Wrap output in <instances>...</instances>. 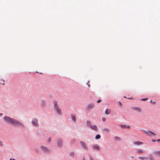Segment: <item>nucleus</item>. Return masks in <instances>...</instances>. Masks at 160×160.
<instances>
[{
  "mask_svg": "<svg viewBox=\"0 0 160 160\" xmlns=\"http://www.w3.org/2000/svg\"><path fill=\"white\" fill-rule=\"evenodd\" d=\"M157 141L158 142H160V139H158L157 140Z\"/></svg>",
  "mask_w": 160,
  "mask_h": 160,
  "instance_id": "38",
  "label": "nucleus"
},
{
  "mask_svg": "<svg viewBox=\"0 0 160 160\" xmlns=\"http://www.w3.org/2000/svg\"><path fill=\"white\" fill-rule=\"evenodd\" d=\"M102 130L106 132H108L110 131V130L109 128H103L102 129Z\"/></svg>",
  "mask_w": 160,
  "mask_h": 160,
  "instance_id": "17",
  "label": "nucleus"
},
{
  "mask_svg": "<svg viewBox=\"0 0 160 160\" xmlns=\"http://www.w3.org/2000/svg\"><path fill=\"white\" fill-rule=\"evenodd\" d=\"M47 105V102L45 100L42 99L40 101V106L42 108H44Z\"/></svg>",
  "mask_w": 160,
  "mask_h": 160,
  "instance_id": "10",
  "label": "nucleus"
},
{
  "mask_svg": "<svg viewBox=\"0 0 160 160\" xmlns=\"http://www.w3.org/2000/svg\"><path fill=\"white\" fill-rule=\"evenodd\" d=\"M124 98H126V97H125V96H124Z\"/></svg>",
  "mask_w": 160,
  "mask_h": 160,
  "instance_id": "45",
  "label": "nucleus"
},
{
  "mask_svg": "<svg viewBox=\"0 0 160 160\" xmlns=\"http://www.w3.org/2000/svg\"><path fill=\"white\" fill-rule=\"evenodd\" d=\"M0 145L1 146H2L3 145V143L2 141L0 142Z\"/></svg>",
  "mask_w": 160,
  "mask_h": 160,
  "instance_id": "33",
  "label": "nucleus"
},
{
  "mask_svg": "<svg viewBox=\"0 0 160 160\" xmlns=\"http://www.w3.org/2000/svg\"><path fill=\"white\" fill-rule=\"evenodd\" d=\"M56 144L58 147L61 148L63 146V140L61 138H58L57 140Z\"/></svg>",
  "mask_w": 160,
  "mask_h": 160,
  "instance_id": "6",
  "label": "nucleus"
},
{
  "mask_svg": "<svg viewBox=\"0 0 160 160\" xmlns=\"http://www.w3.org/2000/svg\"><path fill=\"white\" fill-rule=\"evenodd\" d=\"M3 115V113H0V117H2Z\"/></svg>",
  "mask_w": 160,
  "mask_h": 160,
  "instance_id": "36",
  "label": "nucleus"
},
{
  "mask_svg": "<svg viewBox=\"0 0 160 160\" xmlns=\"http://www.w3.org/2000/svg\"><path fill=\"white\" fill-rule=\"evenodd\" d=\"M143 142L139 141H136L134 142L133 144L136 146H140L143 144Z\"/></svg>",
  "mask_w": 160,
  "mask_h": 160,
  "instance_id": "14",
  "label": "nucleus"
},
{
  "mask_svg": "<svg viewBox=\"0 0 160 160\" xmlns=\"http://www.w3.org/2000/svg\"><path fill=\"white\" fill-rule=\"evenodd\" d=\"M130 126L129 125H126V128H130Z\"/></svg>",
  "mask_w": 160,
  "mask_h": 160,
  "instance_id": "34",
  "label": "nucleus"
},
{
  "mask_svg": "<svg viewBox=\"0 0 160 160\" xmlns=\"http://www.w3.org/2000/svg\"><path fill=\"white\" fill-rule=\"evenodd\" d=\"M69 157L72 158H75V154L74 152L73 151H72L70 152L68 154Z\"/></svg>",
  "mask_w": 160,
  "mask_h": 160,
  "instance_id": "16",
  "label": "nucleus"
},
{
  "mask_svg": "<svg viewBox=\"0 0 160 160\" xmlns=\"http://www.w3.org/2000/svg\"><path fill=\"white\" fill-rule=\"evenodd\" d=\"M31 124L32 126L34 127H38L39 125L38 119L35 117L32 118L31 121Z\"/></svg>",
  "mask_w": 160,
  "mask_h": 160,
  "instance_id": "4",
  "label": "nucleus"
},
{
  "mask_svg": "<svg viewBox=\"0 0 160 160\" xmlns=\"http://www.w3.org/2000/svg\"><path fill=\"white\" fill-rule=\"evenodd\" d=\"M51 141V137H49L48 139V142L49 143H50Z\"/></svg>",
  "mask_w": 160,
  "mask_h": 160,
  "instance_id": "27",
  "label": "nucleus"
},
{
  "mask_svg": "<svg viewBox=\"0 0 160 160\" xmlns=\"http://www.w3.org/2000/svg\"><path fill=\"white\" fill-rule=\"evenodd\" d=\"M2 84L3 85H4L5 84V83L4 82V83H2Z\"/></svg>",
  "mask_w": 160,
  "mask_h": 160,
  "instance_id": "39",
  "label": "nucleus"
},
{
  "mask_svg": "<svg viewBox=\"0 0 160 160\" xmlns=\"http://www.w3.org/2000/svg\"><path fill=\"white\" fill-rule=\"evenodd\" d=\"M138 158L142 160H147L148 158L145 157H139Z\"/></svg>",
  "mask_w": 160,
  "mask_h": 160,
  "instance_id": "19",
  "label": "nucleus"
},
{
  "mask_svg": "<svg viewBox=\"0 0 160 160\" xmlns=\"http://www.w3.org/2000/svg\"><path fill=\"white\" fill-rule=\"evenodd\" d=\"M83 160H85V158H84V157H83Z\"/></svg>",
  "mask_w": 160,
  "mask_h": 160,
  "instance_id": "41",
  "label": "nucleus"
},
{
  "mask_svg": "<svg viewBox=\"0 0 160 160\" xmlns=\"http://www.w3.org/2000/svg\"><path fill=\"white\" fill-rule=\"evenodd\" d=\"M89 82V81H88V82L87 83V84L88 85V87H90V85L88 83Z\"/></svg>",
  "mask_w": 160,
  "mask_h": 160,
  "instance_id": "31",
  "label": "nucleus"
},
{
  "mask_svg": "<svg viewBox=\"0 0 160 160\" xmlns=\"http://www.w3.org/2000/svg\"><path fill=\"white\" fill-rule=\"evenodd\" d=\"M120 126L121 128H126V125L124 124H121Z\"/></svg>",
  "mask_w": 160,
  "mask_h": 160,
  "instance_id": "24",
  "label": "nucleus"
},
{
  "mask_svg": "<svg viewBox=\"0 0 160 160\" xmlns=\"http://www.w3.org/2000/svg\"><path fill=\"white\" fill-rule=\"evenodd\" d=\"M144 152L142 150L140 149H136L135 150V152L136 154H141Z\"/></svg>",
  "mask_w": 160,
  "mask_h": 160,
  "instance_id": "15",
  "label": "nucleus"
},
{
  "mask_svg": "<svg viewBox=\"0 0 160 160\" xmlns=\"http://www.w3.org/2000/svg\"><path fill=\"white\" fill-rule=\"evenodd\" d=\"M143 132L147 134V135L148 136H155L156 135V134L154 133V132L148 130L147 131L143 130Z\"/></svg>",
  "mask_w": 160,
  "mask_h": 160,
  "instance_id": "7",
  "label": "nucleus"
},
{
  "mask_svg": "<svg viewBox=\"0 0 160 160\" xmlns=\"http://www.w3.org/2000/svg\"><path fill=\"white\" fill-rule=\"evenodd\" d=\"M101 138V136L99 134L97 135L95 137V138L96 140H98L100 139Z\"/></svg>",
  "mask_w": 160,
  "mask_h": 160,
  "instance_id": "22",
  "label": "nucleus"
},
{
  "mask_svg": "<svg viewBox=\"0 0 160 160\" xmlns=\"http://www.w3.org/2000/svg\"><path fill=\"white\" fill-rule=\"evenodd\" d=\"M79 143L80 144L81 147L82 149L85 150H88V147L85 141H80Z\"/></svg>",
  "mask_w": 160,
  "mask_h": 160,
  "instance_id": "5",
  "label": "nucleus"
},
{
  "mask_svg": "<svg viewBox=\"0 0 160 160\" xmlns=\"http://www.w3.org/2000/svg\"><path fill=\"white\" fill-rule=\"evenodd\" d=\"M151 102H152V100H151L150 101Z\"/></svg>",
  "mask_w": 160,
  "mask_h": 160,
  "instance_id": "43",
  "label": "nucleus"
},
{
  "mask_svg": "<svg viewBox=\"0 0 160 160\" xmlns=\"http://www.w3.org/2000/svg\"><path fill=\"white\" fill-rule=\"evenodd\" d=\"M89 160H94V159L91 156H89Z\"/></svg>",
  "mask_w": 160,
  "mask_h": 160,
  "instance_id": "29",
  "label": "nucleus"
},
{
  "mask_svg": "<svg viewBox=\"0 0 160 160\" xmlns=\"http://www.w3.org/2000/svg\"><path fill=\"white\" fill-rule=\"evenodd\" d=\"M2 80L4 82H5V81H4V80Z\"/></svg>",
  "mask_w": 160,
  "mask_h": 160,
  "instance_id": "44",
  "label": "nucleus"
},
{
  "mask_svg": "<svg viewBox=\"0 0 160 160\" xmlns=\"http://www.w3.org/2000/svg\"><path fill=\"white\" fill-rule=\"evenodd\" d=\"M131 157L132 158H134V156H131Z\"/></svg>",
  "mask_w": 160,
  "mask_h": 160,
  "instance_id": "40",
  "label": "nucleus"
},
{
  "mask_svg": "<svg viewBox=\"0 0 160 160\" xmlns=\"http://www.w3.org/2000/svg\"><path fill=\"white\" fill-rule=\"evenodd\" d=\"M156 141H157V140H155V139H152V142H155Z\"/></svg>",
  "mask_w": 160,
  "mask_h": 160,
  "instance_id": "35",
  "label": "nucleus"
},
{
  "mask_svg": "<svg viewBox=\"0 0 160 160\" xmlns=\"http://www.w3.org/2000/svg\"><path fill=\"white\" fill-rule=\"evenodd\" d=\"M90 128L93 130L97 131L98 130V128L96 126V125H91L90 126Z\"/></svg>",
  "mask_w": 160,
  "mask_h": 160,
  "instance_id": "13",
  "label": "nucleus"
},
{
  "mask_svg": "<svg viewBox=\"0 0 160 160\" xmlns=\"http://www.w3.org/2000/svg\"><path fill=\"white\" fill-rule=\"evenodd\" d=\"M132 98V97H131V98H128L129 99H131Z\"/></svg>",
  "mask_w": 160,
  "mask_h": 160,
  "instance_id": "42",
  "label": "nucleus"
},
{
  "mask_svg": "<svg viewBox=\"0 0 160 160\" xmlns=\"http://www.w3.org/2000/svg\"><path fill=\"white\" fill-rule=\"evenodd\" d=\"M114 138L115 140H120V138L119 137L115 136L114 137Z\"/></svg>",
  "mask_w": 160,
  "mask_h": 160,
  "instance_id": "25",
  "label": "nucleus"
},
{
  "mask_svg": "<svg viewBox=\"0 0 160 160\" xmlns=\"http://www.w3.org/2000/svg\"><path fill=\"white\" fill-rule=\"evenodd\" d=\"M86 123L88 126L90 127V126H91V122L89 120H87L86 121Z\"/></svg>",
  "mask_w": 160,
  "mask_h": 160,
  "instance_id": "21",
  "label": "nucleus"
},
{
  "mask_svg": "<svg viewBox=\"0 0 160 160\" xmlns=\"http://www.w3.org/2000/svg\"><path fill=\"white\" fill-rule=\"evenodd\" d=\"M94 107V104L92 103L89 104L86 107V109L87 110H89L90 109H92Z\"/></svg>",
  "mask_w": 160,
  "mask_h": 160,
  "instance_id": "9",
  "label": "nucleus"
},
{
  "mask_svg": "<svg viewBox=\"0 0 160 160\" xmlns=\"http://www.w3.org/2000/svg\"><path fill=\"white\" fill-rule=\"evenodd\" d=\"M154 152L157 155L160 156V151H155Z\"/></svg>",
  "mask_w": 160,
  "mask_h": 160,
  "instance_id": "23",
  "label": "nucleus"
},
{
  "mask_svg": "<svg viewBox=\"0 0 160 160\" xmlns=\"http://www.w3.org/2000/svg\"><path fill=\"white\" fill-rule=\"evenodd\" d=\"M92 149L93 151H98L100 150V148L97 144L92 145Z\"/></svg>",
  "mask_w": 160,
  "mask_h": 160,
  "instance_id": "8",
  "label": "nucleus"
},
{
  "mask_svg": "<svg viewBox=\"0 0 160 160\" xmlns=\"http://www.w3.org/2000/svg\"><path fill=\"white\" fill-rule=\"evenodd\" d=\"M71 119L72 121L73 122H75L77 121L76 116L73 114H71Z\"/></svg>",
  "mask_w": 160,
  "mask_h": 160,
  "instance_id": "12",
  "label": "nucleus"
},
{
  "mask_svg": "<svg viewBox=\"0 0 160 160\" xmlns=\"http://www.w3.org/2000/svg\"><path fill=\"white\" fill-rule=\"evenodd\" d=\"M101 101H102V100L101 99H99L97 101V102L99 103V102H101Z\"/></svg>",
  "mask_w": 160,
  "mask_h": 160,
  "instance_id": "32",
  "label": "nucleus"
},
{
  "mask_svg": "<svg viewBox=\"0 0 160 160\" xmlns=\"http://www.w3.org/2000/svg\"><path fill=\"white\" fill-rule=\"evenodd\" d=\"M9 160H16L14 158H11Z\"/></svg>",
  "mask_w": 160,
  "mask_h": 160,
  "instance_id": "37",
  "label": "nucleus"
},
{
  "mask_svg": "<svg viewBox=\"0 0 160 160\" xmlns=\"http://www.w3.org/2000/svg\"><path fill=\"white\" fill-rule=\"evenodd\" d=\"M150 160H154V158L152 156V155H151L149 157Z\"/></svg>",
  "mask_w": 160,
  "mask_h": 160,
  "instance_id": "26",
  "label": "nucleus"
},
{
  "mask_svg": "<svg viewBox=\"0 0 160 160\" xmlns=\"http://www.w3.org/2000/svg\"><path fill=\"white\" fill-rule=\"evenodd\" d=\"M40 148L43 153L48 154L52 152V151L50 149L44 145H41L40 147Z\"/></svg>",
  "mask_w": 160,
  "mask_h": 160,
  "instance_id": "3",
  "label": "nucleus"
},
{
  "mask_svg": "<svg viewBox=\"0 0 160 160\" xmlns=\"http://www.w3.org/2000/svg\"><path fill=\"white\" fill-rule=\"evenodd\" d=\"M76 140L75 139H72L70 140V143L72 144H74L76 142Z\"/></svg>",
  "mask_w": 160,
  "mask_h": 160,
  "instance_id": "20",
  "label": "nucleus"
},
{
  "mask_svg": "<svg viewBox=\"0 0 160 160\" xmlns=\"http://www.w3.org/2000/svg\"><path fill=\"white\" fill-rule=\"evenodd\" d=\"M120 103L121 104V103L120 102Z\"/></svg>",
  "mask_w": 160,
  "mask_h": 160,
  "instance_id": "46",
  "label": "nucleus"
},
{
  "mask_svg": "<svg viewBox=\"0 0 160 160\" xmlns=\"http://www.w3.org/2000/svg\"><path fill=\"white\" fill-rule=\"evenodd\" d=\"M148 99V98H143L141 99L142 101H146V100H147Z\"/></svg>",
  "mask_w": 160,
  "mask_h": 160,
  "instance_id": "28",
  "label": "nucleus"
},
{
  "mask_svg": "<svg viewBox=\"0 0 160 160\" xmlns=\"http://www.w3.org/2000/svg\"><path fill=\"white\" fill-rule=\"evenodd\" d=\"M102 121L103 122H105L106 120V119L105 118H103L102 119Z\"/></svg>",
  "mask_w": 160,
  "mask_h": 160,
  "instance_id": "30",
  "label": "nucleus"
},
{
  "mask_svg": "<svg viewBox=\"0 0 160 160\" xmlns=\"http://www.w3.org/2000/svg\"><path fill=\"white\" fill-rule=\"evenodd\" d=\"M4 122L12 125L20 127L21 128L24 127V124L18 120L7 116L4 117L3 118Z\"/></svg>",
  "mask_w": 160,
  "mask_h": 160,
  "instance_id": "1",
  "label": "nucleus"
},
{
  "mask_svg": "<svg viewBox=\"0 0 160 160\" xmlns=\"http://www.w3.org/2000/svg\"><path fill=\"white\" fill-rule=\"evenodd\" d=\"M131 108L133 110L136 111L139 113H141L142 112L141 108L138 107H132Z\"/></svg>",
  "mask_w": 160,
  "mask_h": 160,
  "instance_id": "11",
  "label": "nucleus"
},
{
  "mask_svg": "<svg viewBox=\"0 0 160 160\" xmlns=\"http://www.w3.org/2000/svg\"><path fill=\"white\" fill-rule=\"evenodd\" d=\"M53 109L56 112L57 114L59 116H61L62 115L61 109L59 108L58 104V102L55 100L53 101Z\"/></svg>",
  "mask_w": 160,
  "mask_h": 160,
  "instance_id": "2",
  "label": "nucleus"
},
{
  "mask_svg": "<svg viewBox=\"0 0 160 160\" xmlns=\"http://www.w3.org/2000/svg\"><path fill=\"white\" fill-rule=\"evenodd\" d=\"M111 110L110 109H107L105 111V113L107 115H108L110 113Z\"/></svg>",
  "mask_w": 160,
  "mask_h": 160,
  "instance_id": "18",
  "label": "nucleus"
}]
</instances>
